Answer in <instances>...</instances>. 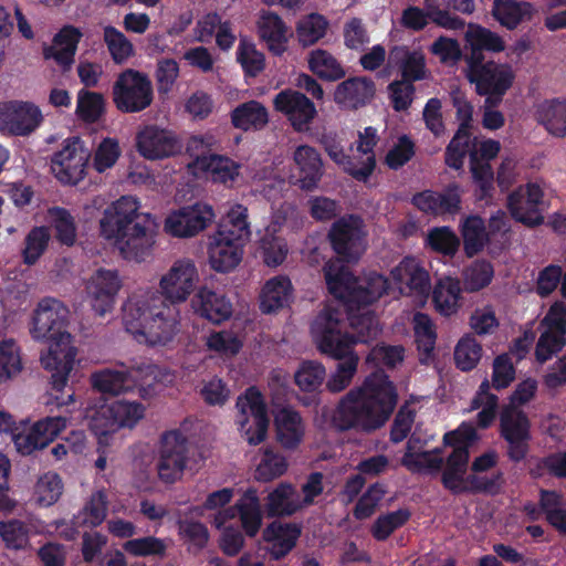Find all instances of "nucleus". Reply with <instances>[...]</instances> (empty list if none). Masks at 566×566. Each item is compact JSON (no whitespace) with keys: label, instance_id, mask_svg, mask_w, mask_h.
Instances as JSON below:
<instances>
[{"label":"nucleus","instance_id":"obj_8","mask_svg":"<svg viewBox=\"0 0 566 566\" xmlns=\"http://www.w3.org/2000/svg\"><path fill=\"white\" fill-rule=\"evenodd\" d=\"M238 415L235 423L241 436L250 444H259L265 440L270 419L266 403L261 391L250 387L237 399Z\"/></svg>","mask_w":566,"mask_h":566},{"label":"nucleus","instance_id":"obj_32","mask_svg":"<svg viewBox=\"0 0 566 566\" xmlns=\"http://www.w3.org/2000/svg\"><path fill=\"white\" fill-rule=\"evenodd\" d=\"M389 289L387 277L378 273H369L356 280L353 313L360 314L369 311L368 305L377 302Z\"/></svg>","mask_w":566,"mask_h":566},{"label":"nucleus","instance_id":"obj_33","mask_svg":"<svg viewBox=\"0 0 566 566\" xmlns=\"http://www.w3.org/2000/svg\"><path fill=\"white\" fill-rule=\"evenodd\" d=\"M133 377L137 381L139 397L145 400L157 395L159 385L170 386L175 380L169 369L150 364L133 367Z\"/></svg>","mask_w":566,"mask_h":566},{"label":"nucleus","instance_id":"obj_34","mask_svg":"<svg viewBox=\"0 0 566 566\" xmlns=\"http://www.w3.org/2000/svg\"><path fill=\"white\" fill-rule=\"evenodd\" d=\"M92 386L101 392L120 395L137 388L133 377V368H105L91 376Z\"/></svg>","mask_w":566,"mask_h":566},{"label":"nucleus","instance_id":"obj_4","mask_svg":"<svg viewBox=\"0 0 566 566\" xmlns=\"http://www.w3.org/2000/svg\"><path fill=\"white\" fill-rule=\"evenodd\" d=\"M397 403L392 382L375 373L340 398L332 410L331 422L338 430L371 431L381 427Z\"/></svg>","mask_w":566,"mask_h":566},{"label":"nucleus","instance_id":"obj_61","mask_svg":"<svg viewBox=\"0 0 566 566\" xmlns=\"http://www.w3.org/2000/svg\"><path fill=\"white\" fill-rule=\"evenodd\" d=\"M541 505L547 522L558 532L566 534V506L556 492H543Z\"/></svg>","mask_w":566,"mask_h":566},{"label":"nucleus","instance_id":"obj_3","mask_svg":"<svg viewBox=\"0 0 566 566\" xmlns=\"http://www.w3.org/2000/svg\"><path fill=\"white\" fill-rule=\"evenodd\" d=\"M99 231L124 259L140 263L153 258L158 224L151 213L140 211V201L133 196H123L104 210Z\"/></svg>","mask_w":566,"mask_h":566},{"label":"nucleus","instance_id":"obj_40","mask_svg":"<svg viewBox=\"0 0 566 566\" xmlns=\"http://www.w3.org/2000/svg\"><path fill=\"white\" fill-rule=\"evenodd\" d=\"M189 167L195 174H207L214 181L222 184L233 182L239 176V165L227 157L218 155H209L195 159Z\"/></svg>","mask_w":566,"mask_h":566},{"label":"nucleus","instance_id":"obj_42","mask_svg":"<svg viewBox=\"0 0 566 566\" xmlns=\"http://www.w3.org/2000/svg\"><path fill=\"white\" fill-rule=\"evenodd\" d=\"M492 12L503 27L514 29L520 23L531 20L535 9L525 1L494 0Z\"/></svg>","mask_w":566,"mask_h":566},{"label":"nucleus","instance_id":"obj_20","mask_svg":"<svg viewBox=\"0 0 566 566\" xmlns=\"http://www.w3.org/2000/svg\"><path fill=\"white\" fill-rule=\"evenodd\" d=\"M544 206V188L539 182H527L507 198V208L512 217L526 226L543 222Z\"/></svg>","mask_w":566,"mask_h":566},{"label":"nucleus","instance_id":"obj_30","mask_svg":"<svg viewBox=\"0 0 566 566\" xmlns=\"http://www.w3.org/2000/svg\"><path fill=\"white\" fill-rule=\"evenodd\" d=\"M294 300V286L286 275H275L264 282L259 294L260 310L264 314L275 313Z\"/></svg>","mask_w":566,"mask_h":566},{"label":"nucleus","instance_id":"obj_31","mask_svg":"<svg viewBox=\"0 0 566 566\" xmlns=\"http://www.w3.org/2000/svg\"><path fill=\"white\" fill-rule=\"evenodd\" d=\"M81 38L82 32L80 29L73 25L63 27L54 35L52 43L44 46V59L53 60L61 67L69 69L74 62V56Z\"/></svg>","mask_w":566,"mask_h":566},{"label":"nucleus","instance_id":"obj_26","mask_svg":"<svg viewBox=\"0 0 566 566\" xmlns=\"http://www.w3.org/2000/svg\"><path fill=\"white\" fill-rule=\"evenodd\" d=\"M292 159L294 169L290 177L291 182L304 191L317 189L324 175L319 153L312 146L300 145L293 151Z\"/></svg>","mask_w":566,"mask_h":566},{"label":"nucleus","instance_id":"obj_62","mask_svg":"<svg viewBox=\"0 0 566 566\" xmlns=\"http://www.w3.org/2000/svg\"><path fill=\"white\" fill-rule=\"evenodd\" d=\"M206 346L220 356L233 357L241 350L243 342L232 331H219L207 336Z\"/></svg>","mask_w":566,"mask_h":566},{"label":"nucleus","instance_id":"obj_44","mask_svg":"<svg viewBox=\"0 0 566 566\" xmlns=\"http://www.w3.org/2000/svg\"><path fill=\"white\" fill-rule=\"evenodd\" d=\"M328 28L329 22L323 14L313 12L301 17L295 24L298 44L303 48L316 44L326 36Z\"/></svg>","mask_w":566,"mask_h":566},{"label":"nucleus","instance_id":"obj_12","mask_svg":"<svg viewBox=\"0 0 566 566\" xmlns=\"http://www.w3.org/2000/svg\"><path fill=\"white\" fill-rule=\"evenodd\" d=\"M324 276L329 293L336 298L344 301L347 305L349 327L352 331L366 328L365 315L373 317L378 323L370 311H364L360 314L353 313L356 279L340 260H329L324 266Z\"/></svg>","mask_w":566,"mask_h":566},{"label":"nucleus","instance_id":"obj_37","mask_svg":"<svg viewBox=\"0 0 566 566\" xmlns=\"http://www.w3.org/2000/svg\"><path fill=\"white\" fill-rule=\"evenodd\" d=\"M432 302L439 314L443 316L457 314L462 304L460 281L452 276L439 279L432 291Z\"/></svg>","mask_w":566,"mask_h":566},{"label":"nucleus","instance_id":"obj_6","mask_svg":"<svg viewBox=\"0 0 566 566\" xmlns=\"http://www.w3.org/2000/svg\"><path fill=\"white\" fill-rule=\"evenodd\" d=\"M476 440L478 434L474 427L467 422L444 434V444L453 449L442 475V482L447 489L453 492H462L469 489L470 482L465 478L468 448Z\"/></svg>","mask_w":566,"mask_h":566},{"label":"nucleus","instance_id":"obj_60","mask_svg":"<svg viewBox=\"0 0 566 566\" xmlns=\"http://www.w3.org/2000/svg\"><path fill=\"white\" fill-rule=\"evenodd\" d=\"M105 109V101L99 93L80 90L76 99V115L84 122H96Z\"/></svg>","mask_w":566,"mask_h":566},{"label":"nucleus","instance_id":"obj_63","mask_svg":"<svg viewBox=\"0 0 566 566\" xmlns=\"http://www.w3.org/2000/svg\"><path fill=\"white\" fill-rule=\"evenodd\" d=\"M103 39L113 60L120 64L134 54V46L126 35L114 27H105Z\"/></svg>","mask_w":566,"mask_h":566},{"label":"nucleus","instance_id":"obj_2","mask_svg":"<svg viewBox=\"0 0 566 566\" xmlns=\"http://www.w3.org/2000/svg\"><path fill=\"white\" fill-rule=\"evenodd\" d=\"M364 317L366 328L349 333L343 313L326 306L312 323V338L319 353L339 360L326 380V388L331 392H340L352 384L359 364V356L354 346L358 343H368L379 334V324L368 315Z\"/></svg>","mask_w":566,"mask_h":566},{"label":"nucleus","instance_id":"obj_9","mask_svg":"<svg viewBox=\"0 0 566 566\" xmlns=\"http://www.w3.org/2000/svg\"><path fill=\"white\" fill-rule=\"evenodd\" d=\"M154 90L148 75L134 69L123 71L113 85V102L124 113H138L150 106Z\"/></svg>","mask_w":566,"mask_h":566},{"label":"nucleus","instance_id":"obj_50","mask_svg":"<svg viewBox=\"0 0 566 566\" xmlns=\"http://www.w3.org/2000/svg\"><path fill=\"white\" fill-rule=\"evenodd\" d=\"M464 251L468 256L479 253L488 242L484 222L480 217H467L461 224Z\"/></svg>","mask_w":566,"mask_h":566},{"label":"nucleus","instance_id":"obj_11","mask_svg":"<svg viewBox=\"0 0 566 566\" xmlns=\"http://www.w3.org/2000/svg\"><path fill=\"white\" fill-rule=\"evenodd\" d=\"M91 153L78 137L66 138L51 158V171L64 185L84 179Z\"/></svg>","mask_w":566,"mask_h":566},{"label":"nucleus","instance_id":"obj_17","mask_svg":"<svg viewBox=\"0 0 566 566\" xmlns=\"http://www.w3.org/2000/svg\"><path fill=\"white\" fill-rule=\"evenodd\" d=\"M187 453V438L180 430H170L163 436L157 465L158 478L163 483L171 484L182 478L188 460Z\"/></svg>","mask_w":566,"mask_h":566},{"label":"nucleus","instance_id":"obj_38","mask_svg":"<svg viewBox=\"0 0 566 566\" xmlns=\"http://www.w3.org/2000/svg\"><path fill=\"white\" fill-rule=\"evenodd\" d=\"M300 534L295 524L273 522L263 531V539L273 558L279 559L295 546Z\"/></svg>","mask_w":566,"mask_h":566},{"label":"nucleus","instance_id":"obj_21","mask_svg":"<svg viewBox=\"0 0 566 566\" xmlns=\"http://www.w3.org/2000/svg\"><path fill=\"white\" fill-rule=\"evenodd\" d=\"M122 289L117 271L98 269L84 282V291L93 311L105 316L114 308L115 298Z\"/></svg>","mask_w":566,"mask_h":566},{"label":"nucleus","instance_id":"obj_7","mask_svg":"<svg viewBox=\"0 0 566 566\" xmlns=\"http://www.w3.org/2000/svg\"><path fill=\"white\" fill-rule=\"evenodd\" d=\"M465 76L480 95H486V102L500 101L511 88L515 80V71L509 63L473 61L467 59Z\"/></svg>","mask_w":566,"mask_h":566},{"label":"nucleus","instance_id":"obj_36","mask_svg":"<svg viewBox=\"0 0 566 566\" xmlns=\"http://www.w3.org/2000/svg\"><path fill=\"white\" fill-rule=\"evenodd\" d=\"M274 426L277 440L284 448H295L302 441L305 428L301 416L294 409H277L274 412Z\"/></svg>","mask_w":566,"mask_h":566},{"label":"nucleus","instance_id":"obj_49","mask_svg":"<svg viewBox=\"0 0 566 566\" xmlns=\"http://www.w3.org/2000/svg\"><path fill=\"white\" fill-rule=\"evenodd\" d=\"M413 332L418 350L420 352V360L428 363L431 358L436 345V328L432 319L423 313H417L412 319Z\"/></svg>","mask_w":566,"mask_h":566},{"label":"nucleus","instance_id":"obj_27","mask_svg":"<svg viewBox=\"0 0 566 566\" xmlns=\"http://www.w3.org/2000/svg\"><path fill=\"white\" fill-rule=\"evenodd\" d=\"M255 29L259 39L270 53L281 56L287 51L292 32L277 13L261 10L255 21Z\"/></svg>","mask_w":566,"mask_h":566},{"label":"nucleus","instance_id":"obj_58","mask_svg":"<svg viewBox=\"0 0 566 566\" xmlns=\"http://www.w3.org/2000/svg\"><path fill=\"white\" fill-rule=\"evenodd\" d=\"M63 489L61 478L54 472H46L35 484L34 499L42 506H51L59 501Z\"/></svg>","mask_w":566,"mask_h":566},{"label":"nucleus","instance_id":"obj_16","mask_svg":"<svg viewBox=\"0 0 566 566\" xmlns=\"http://www.w3.org/2000/svg\"><path fill=\"white\" fill-rule=\"evenodd\" d=\"M70 319V308L62 301L44 297L34 308L30 333L34 339H52L60 333H67Z\"/></svg>","mask_w":566,"mask_h":566},{"label":"nucleus","instance_id":"obj_55","mask_svg":"<svg viewBox=\"0 0 566 566\" xmlns=\"http://www.w3.org/2000/svg\"><path fill=\"white\" fill-rule=\"evenodd\" d=\"M493 265L484 260L471 263L462 272V281L468 292H478L486 287L493 280Z\"/></svg>","mask_w":566,"mask_h":566},{"label":"nucleus","instance_id":"obj_24","mask_svg":"<svg viewBox=\"0 0 566 566\" xmlns=\"http://www.w3.org/2000/svg\"><path fill=\"white\" fill-rule=\"evenodd\" d=\"M335 252L347 261L357 260L366 249L363 222L357 217L342 218L331 230Z\"/></svg>","mask_w":566,"mask_h":566},{"label":"nucleus","instance_id":"obj_59","mask_svg":"<svg viewBox=\"0 0 566 566\" xmlns=\"http://www.w3.org/2000/svg\"><path fill=\"white\" fill-rule=\"evenodd\" d=\"M237 60L248 75L255 76L265 65L264 54L256 49L253 41L241 38L237 49Z\"/></svg>","mask_w":566,"mask_h":566},{"label":"nucleus","instance_id":"obj_35","mask_svg":"<svg viewBox=\"0 0 566 566\" xmlns=\"http://www.w3.org/2000/svg\"><path fill=\"white\" fill-rule=\"evenodd\" d=\"M535 116L552 136L557 138L566 136V96L541 102L536 106Z\"/></svg>","mask_w":566,"mask_h":566},{"label":"nucleus","instance_id":"obj_41","mask_svg":"<svg viewBox=\"0 0 566 566\" xmlns=\"http://www.w3.org/2000/svg\"><path fill=\"white\" fill-rule=\"evenodd\" d=\"M302 507V500L290 483H280L266 497L265 509L271 516L291 515Z\"/></svg>","mask_w":566,"mask_h":566},{"label":"nucleus","instance_id":"obj_48","mask_svg":"<svg viewBox=\"0 0 566 566\" xmlns=\"http://www.w3.org/2000/svg\"><path fill=\"white\" fill-rule=\"evenodd\" d=\"M378 143L377 130L374 127H366L359 132L358 142L356 147V163L358 170L363 172L364 180L366 181L373 174L376 166V158L374 147Z\"/></svg>","mask_w":566,"mask_h":566},{"label":"nucleus","instance_id":"obj_64","mask_svg":"<svg viewBox=\"0 0 566 566\" xmlns=\"http://www.w3.org/2000/svg\"><path fill=\"white\" fill-rule=\"evenodd\" d=\"M326 378V369L318 361H303L294 374L298 388L303 391H315Z\"/></svg>","mask_w":566,"mask_h":566},{"label":"nucleus","instance_id":"obj_47","mask_svg":"<svg viewBox=\"0 0 566 566\" xmlns=\"http://www.w3.org/2000/svg\"><path fill=\"white\" fill-rule=\"evenodd\" d=\"M46 219L61 244L74 245L77 240V224L69 210L62 207H52L48 209Z\"/></svg>","mask_w":566,"mask_h":566},{"label":"nucleus","instance_id":"obj_1","mask_svg":"<svg viewBox=\"0 0 566 566\" xmlns=\"http://www.w3.org/2000/svg\"><path fill=\"white\" fill-rule=\"evenodd\" d=\"M199 282V270L192 259L175 260L160 275L158 292L139 290L128 296L122 313L124 329L140 345L168 346L180 326V314L175 305L188 301Z\"/></svg>","mask_w":566,"mask_h":566},{"label":"nucleus","instance_id":"obj_25","mask_svg":"<svg viewBox=\"0 0 566 566\" xmlns=\"http://www.w3.org/2000/svg\"><path fill=\"white\" fill-rule=\"evenodd\" d=\"M501 434L509 443V454L513 460H521L527 452L531 438L527 416L516 407L506 406L500 416Z\"/></svg>","mask_w":566,"mask_h":566},{"label":"nucleus","instance_id":"obj_22","mask_svg":"<svg viewBox=\"0 0 566 566\" xmlns=\"http://www.w3.org/2000/svg\"><path fill=\"white\" fill-rule=\"evenodd\" d=\"M244 242L228 231H216L208 239L207 254L210 268L219 273L233 271L242 261Z\"/></svg>","mask_w":566,"mask_h":566},{"label":"nucleus","instance_id":"obj_57","mask_svg":"<svg viewBox=\"0 0 566 566\" xmlns=\"http://www.w3.org/2000/svg\"><path fill=\"white\" fill-rule=\"evenodd\" d=\"M287 467V461L283 455L265 450L256 464L254 479L260 482H270L282 476Z\"/></svg>","mask_w":566,"mask_h":566},{"label":"nucleus","instance_id":"obj_14","mask_svg":"<svg viewBox=\"0 0 566 566\" xmlns=\"http://www.w3.org/2000/svg\"><path fill=\"white\" fill-rule=\"evenodd\" d=\"M390 279L400 294L413 297L418 306L426 304L431 281L419 260L413 256L403 258L391 269Z\"/></svg>","mask_w":566,"mask_h":566},{"label":"nucleus","instance_id":"obj_56","mask_svg":"<svg viewBox=\"0 0 566 566\" xmlns=\"http://www.w3.org/2000/svg\"><path fill=\"white\" fill-rule=\"evenodd\" d=\"M424 243L437 253L454 255L460 247V240L449 227H436L428 231Z\"/></svg>","mask_w":566,"mask_h":566},{"label":"nucleus","instance_id":"obj_52","mask_svg":"<svg viewBox=\"0 0 566 566\" xmlns=\"http://www.w3.org/2000/svg\"><path fill=\"white\" fill-rule=\"evenodd\" d=\"M51 240L50 231L44 226L32 228L24 239L22 250L23 262L27 265L35 264L44 254Z\"/></svg>","mask_w":566,"mask_h":566},{"label":"nucleus","instance_id":"obj_13","mask_svg":"<svg viewBox=\"0 0 566 566\" xmlns=\"http://www.w3.org/2000/svg\"><path fill=\"white\" fill-rule=\"evenodd\" d=\"M77 348L70 333H60L50 339L48 352L42 355L44 369L51 373L53 388L63 390L76 364Z\"/></svg>","mask_w":566,"mask_h":566},{"label":"nucleus","instance_id":"obj_19","mask_svg":"<svg viewBox=\"0 0 566 566\" xmlns=\"http://www.w3.org/2000/svg\"><path fill=\"white\" fill-rule=\"evenodd\" d=\"M67 424L69 419L62 416L45 417L34 423L27 422L22 433L14 434V447L21 454H31L48 447Z\"/></svg>","mask_w":566,"mask_h":566},{"label":"nucleus","instance_id":"obj_28","mask_svg":"<svg viewBox=\"0 0 566 566\" xmlns=\"http://www.w3.org/2000/svg\"><path fill=\"white\" fill-rule=\"evenodd\" d=\"M191 307L200 317L221 324L231 318L233 305L230 298L207 286L200 287L191 300Z\"/></svg>","mask_w":566,"mask_h":566},{"label":"nucleus","instance_id":"obj_53","mask_svg":"<svg viewBox=\"0 0 566 566\" xmlns=\"http://www.w3.org/2000/svg\"><path fill=\"white\" fill-rule=\"evenodd\" d=\"M259 250L264 264L270 268L283 264L289 254L286 241L276 234L263 233L260 238Z\"/></svg>","mask_w":566,"mask_h":566},{"label":"nucleus","instance_id":"obj_46","mask_svg":"<svg viewBox=\"0 0 566 566\" xmlns=\"http://www.w3.org/2000/svg\"><path fill=\"white\" fill-rule=\"evenodd\" d=\"M441 463L442 458L437 450L424 451L420 439L409 440L402 464L410 471L438 470Z\"/></svg>","mask_w":566,"mask_h":566},{"label":"nucleus","instance_id":"obj_29","mask_svg":"<svg viewBox=\"0 0 566 566\" xmlns=\"http://www.w3.org/2000/svg\"><path fill=\"white\" fill-rule=\"evenodd\" d=\"M376 93L375 83L365 76L340 82L334 91V102L344 108L356 109L369 103Z\"/></svg>","mask_w":566,"mask_h":566},{"label":"nucleus","instance_id":"obj_18","mask_svg":"<svg viewBox=\"0 0 566 566\" xmlns=\"http://www.w3.org/2000/svg\"><path fill=\"white\" fill-rule=\"evenodd\" d=\"M135 146L143 158L153 161L172 157L181 151V144L176 134L154 124L138 129Z\"/></svg>","mask_w":566,"mask_h":566},{"label":"nucleus","instance_id":"obj_23","mask_svg":"<svg viewBox=\"0 0 566 566\" xmlns=\"http://www.w3.org/2000/svg\"><path fill=\"white\" fill-rule=\"evenodd\" d=\"M273 107L283 114L296 132H306L317 111L314 103L303 93L285 88L273 98Z\"/></svg>","mask_w":566,"mask_h":566},{"label":"nucleus","instance_id":"obj_15","mask_svg":"<svg viewBox=\"0 0 566 566\" xmlns=\"http://www.w3.org/2000/svg\"><path fill=\"white\" fill-rule=\"evenodd\" d=\"M43 122L39 106L27 101L0 102V133L8 136H29Z\"/></svg>","mask_w":566,"mask_h":566},{"label":"nucleus","instance_id":"obj_39","mask_svg":"<svg viewBox=\"0 0 566 566\" xmlns=\"http://www.w3.org/2000/svg\"><path fill=\"white\" fill-rule=\"evenodd\" d=\"M305 60L307 70L319 80L336 82L346 75L342 62L328 50H311Z\"/></svg>","mask_w":566,"mask_h":566},{"label":"nucleus","instance_id":"obj_10","mask_svg":"<svg viewBox=\"0 0 566 566\" xmlns=\"http://www.w3.org/2000/svg\"><path fill=\"white\" fill-rule=\"evenodd\" d=\"M214 219L213 207L199 201L169 211L164 221V230L174 238H193L210 227Z\"/></svg>","mask_w":566,"mask_h":566},{"label":"nucleus","instance_id":"obj_51","mask_svg":"<svg viewBox=\"0 0 566 566\" xmlns=\"http://www.w3.org/2000/svg\"><path fill=\"white\" fill-rule=\"evenodd\" d=\"M107 501L104 491L94 492L83 510L75 516L76 526L95 527L106 517Z\"/></svg>","mask_w":566,"mask_h":566},{"label":"nucleus","instance_id":"obj_54","mask_svg":"<svg viewBox=\"0 0 566 566\" xmlns=\"http://www.w3.org/2000/svg\"><path fill=\"white\" fill-rule=\"evenodd\" d=\"M390 60L401 61L402 75L405 81H417L426 77L424 55L419 51L408 52L405 49H395Z\"/></svg>","mask_w":566,"mask_h":566},{"label":"nucleus","instance_id":"obj_45","mask_svg":"<svg viewBox=\"0 0 566 566\" xmlns=\"http://www.w3.org/2000/svg\"><path fill=\"white\" fill-rule=\"evenodd\" d=\"M231 119L239 129H261L269 123V112L260 102L250 101L235 107L232 111Z\"/></svg>","mask_w":566,"mask_h":566},{"label":"nucleus","instance_id":"obj_43","mask_svg":"<svg viewBox=\"0 0 566 566\" xmlns=\"http://www.w3.org/2000/svg\"><path fill=\"white\" fill-rule=\"evenodd\" d=\"M464 39L472 52L468 59L473 61H482L480 52L483 50L502 52L505 49V43L499 34L479 24H469Z\"/></svg>","mask_w":566,"mask_h":566},{"label":"nucleus","instance_id":"obj_5","mask_svg":"<svg viewBox=\"0 0 566 566\" xmlns=\"http://www.w3.org/2000/svg\"><path fill=\"white\" fill-rule=\"evenodd\" d=\"M146 415V407L135 400H116L102 407L91 417L90 428L101 446H107L111 437L120 428H135Z\"/></svg>","mask_w":566,"mask_h":566}]
</instances>
